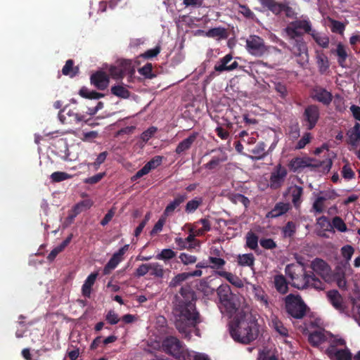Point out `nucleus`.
<instances>
[{
  "mask_svg": "<svg viewBox=\"0 0 360 360\" xmlns=\"http://www.w3.org/2000/svg\"><path fill=\"white\" fill-rule=\"evenodd\" d=\"M311 267L314 274H317L326 281L329 280L330 267L324 260L319 258H316L312 261Z\"/></svg>",
  "mask_w": 360,
  "mask_h": 360,
  "instance_id": "f8f14e48",
  "label": "nucleus"
},
{
  "mask_svg": "<svg viewBox=\"0 0 360 360\" xmlns=\"http://www.w3.org/2000/svg\"><path fill=\"white\" fill-rule=\"evenodd\" d=\"M215 275L224 278L231 284L237 288H243L244 285L242 280L238 276L231 272L226 271H217L215 272Z\"/></svg>",
  "mask_w": 360,
  "mask_h": 360,
  "instance_id": "5701e85b",
  "label": "nucleus"
},
{
  "mask_svg": "<svg viewBox=\"0 0 360 360\" xmlns=\"http://www.w3.org/2000/svg\"><path fill=\"white\" fill-rule=\"evenodd\" d=\"M162 347L165 353L174 356L178 360H184L188 350L185 348L181 341L174 336L165 338L162 341Z\"/></svg>",
  "mask_w": 360,
  "mask_h": 360,
  "instance_id": "423d86ee",
  "label": "nucleus"
},
{
  "mask_svg": "<svg viewBox=\"0 0 360 360\" xmlns=\"http://www.w3.org/2000/svg\"><path fill=\"white\" fill-rule=\"evenodd\" d=\"M311 134L309 132L304 133L297 143L295 149L300 150L304 148L311 141Z\"/></svg>",
  "mask_w": 360,
  "mask_h": 360,
  "instance_id": "4d7b16f0",
  "label": "nucleus"
},
{
  "mask_svg": "<svg viewBox=\"0 0 360 360\" xmlns=\"http://www.w3.org/2000/svg\"><path fill=\"white\" fill-rule=\"evenodd\" d=\"M231 200L235 202H240L242 203L245 207H248L250 205V200L249 199L245 197L243 194L240 193H235L232 195Z\"/></svg>",
  "mask_w": 360,
  "mask_h": 360,
  "instance_id": "0e129e2a",
  "label": "nucleus"
},
{
  "mask_svg": "<svg viewBox=\"0 0 360 360\" xmlns=\"http://www.w3.org/2000/svg\"><path fill=\"white\" fill-rule=\"evenodd\" d=\"M320 119V108L316 104L306 106L301 116L302 126L307 130H312Z\"/></svg>",
  "mask_w": 360,
  "mask_h": 360,
  "instance_id": "0eeeda50",
  "label": "nucleus"
},
{
  "mask_svg": "<svg viewBox=\"0 0 360 360\" xmlns=\"http://www.w3.org/2000/svg\"><path fill=\"white\" fill-rule=\"evenodd\" d=\"M308 340L312 346L317 347L326 340V336L323 332L316 330L309 334Z\"/></svg>",
  "mask_w": 360,
  "mask_h": 360,
  "instance_id": "72a5a7b5",
  "label": "nucleus"
},
{
  "mask_svg": "<svg viewBox=\"0 0 360 360\" xmlns=\"http://www.w3.org/2000/svg\"><path fill=\"white\" fill-rule=\"evenodd\" d=\"M72 176L70 174L64 172H55L51 175V179L53 182H60L69 179Z\"/></svg>",
  "mask_w": 360,
  "mask_h": 360,
  "instance_id": "6e6d98bb",
  "label": "nucleus"
},
{
  "mask_svg": "<svg viewBox=\"0 0 360 360\" xmlns=\"http://www.w3.org/2000/svg\"><path fill=\"white\" fill-rule=\"evenodd\" d=\"M296 232V225L295 222L290 221L283 227L282 233L285 238H291Z\"/></svg>",
  "mask_w": 360,
  "mask_h": 360,
  "instance_id": "09e8293b",
  "label": "nucleus"
},
{
  "mask_svg": "<svg viewBox=\"0 0 360 360\" xmlns=\"http://www.w3.org/2000/svg\"><path fill=\"white\" fill-rule=\"evenodd\" d=\"M189 278L188 272L181 273L175 276L170 282V285L176 287L180 285L183 281Z\"/></svg>",
  "mask_w": 360,
  "mask_h": 360,
  "instance_id": "13d9d810",
  "label": "nucleus"
},
{
  "mask_svg": "<svg viewBox=\"0 0 360 360\" xmlns=\"http://www.w3.org/2000/svg\"><path fill=\"white\" fill-rule=\"evenodd\" d=\"M290 209L288 203L280 202L275 205L274 207L267 214L268 217L276 218L285 214Z\"/></svg>",
  "mask_w": 360,
  "mask_h": 360,
  "instance_id": "7c9ffc66",
  "label": "nucleus"
},
{
  "mask_svg": "<svg viewBox=\"0 0 360 360\" xmlns=\"http://www.w3.org/2000/svg\"><path fill=\"white\" fill-rule=\"evenodd\" d=\"M289 191L292 197V202L295 208L300 207L302 199V196L304 193V189L302 186L294 185L289 188Z\"/></svg>",
  "mask_w": 360,
  "mask_h": 360,
  "instance_id": "b1692460",
  "label": "nucleus"
},
{
  "mask_svg": "<svg viewBox=\"0 0 360 360\" xmlns=\"http://www.w3.org/2000/svg\"><path fill=\"white\" fill-rule=\"evenodd\" d=\"M129 245H124L120 248L117 252H115L108 263L105 265L103 274V275H108L114 270L117 265L123 260L124 255L128 251Z\"/></svg>",
  "mask_w": 360,
  "mask_h": 360,
  "instance_id": "1a4fd4ad",
  "label": "nucleus"
},
{
  "mask_svg": "<svg viewBox=\"0 0 360 360\" xmlns=\"http://www.w3.org/2000/svg\"><path fill=\"white\" fill-rule=\"evenodd\" d=\"M184 360H210L207 355L202 353H197L193 351H189L186 354Z\"/></svg>",
  "mask_w": 360,
  "mask_h": 360,
  "instance_id": "864d4df0",
  "label": "nucleus"
},
{
  "mask_svg": "<svg viewBox=\"0 0 360 360\" xmlns=\"http://www.w3.org/2000/svg\"><path fill=\"white\" fill-rule=\"evenodd\" d=\"M79 72L78 67H74V61L69 59L66 61L65 65L62 69V72L64 75H68L70 77L75 76Z\"/></svg>",
  "mask_w": 360,
  "mask_h": 360,
  "instance_id": "79ce46f5",
  "label": "nucleus"
},
{
  "mask_svg": "<svg viewBox=\"0 0 360 360\" xmlns=\"http://www.w3.org/2000/svg\"><path fill=\"white\" fill-rule=\"evenodd\" d=\"M179 259L181 262L185 265L194 264L197 261V257L195 256L188 255L185 252L180 254Z\"/></svg>",
  "mask_w": 360,
  "mask_h": 360,
  "instance_id": "338daca9",
  "label": "nucleus"
},
{
  "mask_svg": "<svg viewBox=\"0 0 360 360\" xmlns=\"http://www.w3.org/2000/svg\"><path fill=\"white\" fill-rule=\"evenodd\" d=\"M58 117L60 121L63 124L75 122L78 123L81 121L84 120V116L75 112L74 110H71L68 106L64 107L58 113Z\"/></svg>",
  "mask_w": 360,
  "mask_h": 360,
  "instance_id": "ddd939ff",
  "label": "nucleus"
},
{
  "mask_svg": "<svg viewBox=\"0 0 360 360\" xmlns=\"http://www.w3.org/2000/svg\"><path fill=\"white\" fill-rule=\"evenodd\" d=\"M255 258L252 253L239 255L237 257V263L241 266L252 267Z\"/></svg>",
  "mask_w": 360,
  "mask_h": 360,
  "instance_id": "c9c22d12",
  "label": "nucleus"
},
{
  "mask_svg": "<svg viewBox=\"0 0 360 360\" xmlns=\"http://www.w3.org/2000/svg\"><path fill=\"white\" fill-rule=\"evenodd\" d=\"M288 174L287 169L281 164L278 165L270 176V188L278 189L283 185L285 179Z\"/></svg>",
  "mask_w": 360,
  "mask_h": 360,
  "instance_id": "9d476101",
  "label": "nucleus"
},
{
  "mask_svg": "<svg viewBox=\"0 0 360 360\" xmlns=\"http://www.w3.org/2000/svg\"><path fill=\"white\" fill-rule=\"evenodd\" d=\"M274 283L276 290L282 294H286L289 290L285 276L282 274L276 275L274 278Z\"/></svg>",
  "mask_w": 360,
  "mask_h": 360,
  "instance_id": "2f4dec72",
  "label": "nucleus"
},
{
  "mask_svg": "<svg viewBox=\"0 0 360 360\" xmlns=\"http://www.w3.org/2000/svg\"><path fill=\"white\" fill-rule=\"evenodd\" d=\"M257 360H278V358L269 351H262L259 353Z\"/></svg>",
  "mask_w": 360,
  "mask_h": 360,
  "instance_id": "774afa93",
  "label": "nucleus"
},
{
  "mask_svg": "<svg viewBox=\"0 0 360 360\" xmlns=\"http://www.w3.org/2000/svg\"><path fill=\"white\" fill-rule=\"evenodd\" d=\"M97 276L98 273H91L90 275L88 276V277L85 280L82 287V292L83 296H84L85 297H90L91 288L97 278Z\"/></svg>",
  "mask_w": 360,
  "mask_h": 360,
  "instance_id": "c756f323",
  "label": "nucleus"
},
{
  "mask_svg": "<svg viewBox=\"0 0 360 360\" xmlns=\"http://www.w3.org/2000/svg\"><path fill=\"white\" fill-rule=\"evenodd\" d=\"M326 353L331 360H352V353L347 348L338 349L335 345H329Z\"/></svg>",
  "mask_w": 360,
  "mask_h": 360,
  "instance_id": "9b49d317",
  "label": "nucleus"
},
{
  "mask_svg": "<svg viewBox=\"0 0 360 360\" xmlns=\"http://www.w3.org/2000/svg\"><path fill=\"white\" fill-rule=\"evenodd\" d=\"M316 43L322 48H328L329 45V38L326 35H321L316 30H314L310 33Z\"/></svg>",
  "mask_w": 360,
  "mask_h": 360,
  "instance_id": "ea45409f",
  "label": "nucleus"
},
{
  "mask_svg": "<svg viewBox=\"0 0 360 360\" xmlns=\"http://www.w3.org/2000/svg\"><path fill=\"white\" fill-rule=\"evenodd\" d=\"M72 237V233H70L59 245L54 248L47 256V259L49 262H53L57 255L63 252L64 249L70 244Z\"/></svg>",
  "mask_w": 360,
  "mask_h": 360,
  "instance_id": "c85d7f7f",
  "label": "nucleus"
},
{
  "mask_svg": "<svg viewBox=\"0 0 360 360\" xmlns=\"http://www.w3.org/2000/svg\"><path fill=\"white\" fill-rule=\"evenodd\" d=\"M149 272L151 276L162 278L164 275L162 266L157 262L149 264Z\"/></svg>",
  "mask_w": 360,
  "mask_h": 360,
  "instance_id": "8fccbe9b",
  "label": "nucleus"
},
{
  "mask_svg": "<svg viewBox=\"0 0 360 360\" xmlns=\"http://www.w3.org/2000/svg\"><path fill=\"white\" fill-rule=\"evenodd\" d=\"M79 95L85 98H89V99H99L100 98H102L104 96L103 94L98 93L96 91H89L86 87H82L79 90Z\"/></svg>",
  "mask_w": 360,
  "mask_h": 360,
  "instance_id": "a18cd8bd",
  "label": "nucleus"
},
{
  "mask_svg": "<svg viewBox=\"0 0 360 360\" xmlns=\"http://www.w3.org/2000/svg\"><path fill=\"white\" fill-rule=\"evenodd\" d=\"M166 217H165L163 214L162 216L158 219L150 231L151 236H154L162 230L163 226L166 222Z\"/></svg>",
  "mask_w": 360,
  "mask_h": 360,
  "instance_id": "680f3d73",
  "label": "nucleus"
},
{
  "mask_svg": "<svg viewBox=\"0 0 360 360\" xmlns=\"http://www.w3.org/2000/svg\"><path fill=\"white\" fill-rule=\"evenodd\" d=\"M91 83L98 89H105L109 84V77L108 75L102 71H98L91 76Z\"/></svg>",
  "mask_w": 360,
  "mask_h": 360,
  "instance_id": "a211bd4d",
  "label": "nucleus"
},
{
  "mask_svg": "<svg viewBox=\"0 0 360 360\" xmlns=\"http://www.w3.org/2000/svg\"><path fill=\"white\" fill-rule=\"evenodd\" d=\"M217 294L219 301L226 298L232 297L235 295L231 292V288L228 284H221L217 289Z\"/></svg>",
  "mask_w": 360,
  "mask_h": 360,
  "instance_id": "e433bc0d",
  "label": "nucleus"
},
{
  "mask_svg": "<svg viewBox=\"0 0 360 360\" xmlns=\"http://www.w3.org/2000/svg\"><path fill=\"white\" fill-rule=\"evenodd\" d=\"M327 297L331 304L340 311L344 310L342 302V297L339 292L336 290H329L327 293Z\"/></svg>",
  "mask_w": 360,
  "mask_h": 360,
  "instance_id": "393cba45",
  "label": "nucleus"
},
{
  "mask_svg": "<svg viewBox=\"0 0 360 360\" xmlns=\"http://www.w3.org/2000/svg\"><path fill=\"white\" fill-rule=\"evenodd\" d=\"M111 94L121 98H128L130 91L123 85H115L110 89Z\"/></svg>",
  "mask_w": 360,
  "mask_h": 360,
  "instance_id": "4c0bfd02",
  "label": "nucleus"
},
{
  "mask_svg": "<svg viewBox=\"0 0 360 360\" xmlns=\"http://www.w3.org/2000/svg\"><path fill=\"white\" fill-rule=\"evenodd\" d=\"M246 49L250 54L255 56H262L267 51L264 39L257 35H250L247 39Z\"/></svg>",
  "mask_w": 360,
  "mask_h": 360,
  "instance_id": "6e6552de",
  "label": "nucleus"
},
{
  "mask_svg": "<svg viewBox=\"0 0 360 360\" xmlns=\"http://www.w3.org/2000/svg\"><path fill=\"white\" fill-rule=\"evenodd\" d=\"M326 198L323 196H319L313 203V209L316 213L321 214L323 212V204Z\"/></svg>",
  "mask_w": 360,
  "mask_h": 360,
  "instance_id": "bf43d9fd",
  "label": "nucleus"
},
{
  "mask_svg": "<svg viewBox=\"0 0 360 360\" xmlns=\"http://www.w3.org/2000/svg\"><path fill=\"white\" fill-rule=\"evenodd\" d=\"M196 295L188 285L181 288L179 296L174 308V324L180 333L189 335L192 328L201 322L199 312L196 309Z\"/></svg>",
  "mask_w": 360,
  "mask_h": 360,
  "instance_id": "f257e3e1",
  "label": "nucleus"
},
{
  "mask_svg": "<svg viewBox=\"0 0 360 360\" xmlns=\"http://www.w3.org/2000/svg\"><path fill=\"white\" fill-rule=\"evenodd\" d=\"M162 159H163L162 156L156 155V156L153 157L150 161H148L146 164V166L148 167V170H150V172L152 169H155V168H157L158 166H160L162 164Z\"/></svg>",
  "mask_w": 360,
  "mask_h": 360,
  "instance_id": "052dcab7",
  "label": "nucleus"
},
{
  "mask_svg": "<svg viewBox=\"0 0 360 360\" xmlns=\"http://www.w3.org/2000/svg\"><path fill=\"white\" fill-rule=\"evenodd\" d=\"M153 65L151 63H146L143 67L139 69V72L146 78L151 79L154 77L152 73Z\"/></svg>",
  "mask_w": 360,
  "mask_h": 360,
  "instance_id": "69168bd1",
  "label": "nucleus"
},
{
  "mask_svg": "<svg viewBox=\"0 0 360 360\" xmlns=\"http://www.w3.org/2000/svg\"><path fill=\"white\" fill-rule=\"evenodd\" d=\"M283 301L287 313L294 319H301L306 315L308 307L300 295L290 293Z\"/></svg>",
  "mask_w": 360,
  "mask_h": 360,
  "instance_id": "39448f33",
  "label": "nucleus"
},
{
  "mask_svg": "<svg viewBox=\"0 0 360 360\" xmlns=\"http://www.w3.org/2000/svg\"><path fill=\"white\" fill-rule=\"evenodd\" d=\"M245 245L247 248L252 250H256L258 248L259 238L255 233L251 231L248 232L245 236Z\"/></svg>",
  "mask_w": 360,
  "mask_h": 360,
  "instance_id": "a19ab883",
  "label": "nucleus"
},
{
  "mask_svg": "<svg viewBox=\"0 0 360 360\" xmlns=\"http://www.w3.org/2000/svg\"><path fill=\"white\" fill-rule=\"evenodd\" d=\"M280 45L291 52L300 66L303 67L309 63L308 46L303 38L289 39V44L282 41Z\"/></svg>",
  "mask_w": 360,
  "mask_h": 360,
  "instance_id": "7ed1b4c3",
  "label": "nucleus"
},
{
  "mask_svg": "<svg viewBox=\"0 0 360 360\" xmlns=\"http://www.w3.org/2000/svg\"><path fill=\"white\" fill-rule=\"evenodd\" d=\"M348 139L347 144L350 145L352 149L358 148V142L360 141V124L356 122L354 126L347 132Z\"/></svg>",
  "mask_w": 360,
  "mask_h": 360,
  "instance_id": "aec40b11",
  "label": "nucleus"
},
{
  "mask_svg": "<svg viewBox=\"0 0 360 360\" xmlns=\"http://www.w3.org/2000/svg\"><path fill=\"white\" fill-rule=\"evenodd\" d=\"M198 135V134L197 132H194L192 134H191L188 137L184 139L178 144V146L176 148L175 152L177 154L180 155L184 152L186 151L187 150H188L191 147L194 141L196 140Z\"/></svg>",
  "mask_w": 360,
  "mask_h": 360,
  "instance_id": "bb28decb",
  "label": "nucleus"
},
{
  "mask_svg": "<svg viewBox=\"0 0 360 360\" xmlns=\"http://www.w3.org/2000/svg\"><path fill=\"white\" fill-rule=\"evenodd\" d=\"M274 89L276 91V93L279 95V96L283 99H285L288 95V91L286 85L281 82H276L274 83Z\"/></svg>",
  "mask_w": 360,
  "mask_h": 360,
  "instance_id": "3c124183",
  "label": "nucleus"
},
{
  "mask_svg": "<svg viewBox=\"0 0 360 360\" xmlns=\"http://www.w3.org/2000/svg\"><path fill=\"white\" fill-rule=\"evenodd\" d=\"M117 65L124 76L126 75L132 76L135 72L134 67L130 60H122Z\"/></svg>",
  "mask_w": 360,
  "mask_h": 360,
  "instance_id": "58836bf2",
  "label": "nucleus"
},
{
  "mask_svg": "<svg viewBox=\"0 0 360 360\" xmlns=\"http://www.w3.org/2000/svg\"><path fill=\"white\" fill-rule=\"evenodd\" d=\"M309 287H312L316 290H323L325 288V283L316 278L314 272H310L309 276Z\"/></svg>",
  "mask_w": 360,
  "mask_h": 360,
  "instance_id": "49530a36",
  "label": "nucleus"
},
{
  "mask_svg": "<svg viewBox=\"0 0 360 360\" xmlns=\"http://www.w3.org/2000/svg\"><path fill=\"white\" fill-rule=\"evenodd\" d=\"M209 38H213L217 40L226 39L229 37V32L224 27H218L208 30L205 34Z\"/></svg>",
  "mask_w": 360,
  "mask_h": 360,
  "instance_id": "a878e982",
  "label": "nucleus"
},
{
  "mask_svg": "<svg viewBox=\"0 0 360 360\" xmlns=\"http://www.w3.org/2000/svg\"><path fill=\"white\" fill-rule=\"evenodd\" d=\"M332 228H335L340 232H346L347 231L346 224L343 219L338 216L333 217L332 220Z\"/></svg>",
  "mask_w": 360,
  "mask_h": 360,
  "instance_id": "603ef678",
  "label": "nucleus"
},
{
  "mask_svg": "<svg viewBox=\"0 0 360 360\" xmlns=\"http://www.w3.org/2000/svg\"><path fill=\"white\" fill-rule=\"evenodd\" d=\"M208 262L210 263L209 267L212 269L217 271H222L221 269L226 264V261L220 257H209Z\"/></svg>",
  "mask_w": 360,
  "mask_h": 360,
  "instance_id": "c03bdc74",
  "label": "nucleus"
},
{
  "mask_svg": "<svg viewBox=\"0 0 360 360\" xmlns=\"http://www.w3.org/2000/svg\"><path fill=\"white\" fill-rule=\"evenodd\" d=\"M285 272L292 281V285L299 290L306 289L309 287V276L303 265L300 264H290L286 266Z\"/></svg>",
  "mask_w": 360,
  "mask_h": 360,
  "instance_id": "20e7f679",
  "label": "nucleus"
},
{
  "mask_svg": "<svg viewBox=\"0 0 360 360\" xmlns=\"http://www.w3.org/2000/svg\"><path fill=\"white\" fill-rule=\"evenodd\" d=\"M264 7L267 8L274 14L278 15L282 13L283 4L278 3L275 0H259Z\"/></svg>",
  "mask_w": 360,
  "mask_h": 360,
  "instance_id": "473e14b6",
  "label": "nucleus"
},
{
  "mask_svg": "<svg viewBox=\"0 0 360 360\" xmlns=\"http://www.w3.org/2000/svg\"><path fill=\"white\" fill-rule=\"evenodd\" d=\"M203 204V198L197 196L188 201L185 206V212L187 214L194 213Z\"/></svg>",
  "mask_w": 360,
  "mask_h": 360,
  "instance_id": "f704fd0d",
  "label": "nucleus"
},
{
  "mask_svg": "<svg viewBox=\"0 0 360 360\" xmlns=\"http://www.w3.org/2000/svg\"><path fill=\"white\" fill-rule=\"evenodd\" d=\"M229 331L236 342L247 345L257 338L259 325L255 315L250 311H241L231 321Z\"/></svg>",
  "mask_w": 360,
  "mask_h": 360,
  "instance_id": "f03ea898",
  "label": "nucleus"
},
{
  "mask_svg": "<svg viewBox=\"0 0 360 360\" xmlns=\"http://www.w3.org/2000/svg\"><path fill=\"white\" fill-rule=\"evenodd\" d=\"M314 160L310 158H295L290 162V167L294 172L305 167H317L318 164H312Z\"/></svg>",
  "mask_w": 360,
  "mask_h": 360,
  "instance_id": "6ab92c4d",
  "label": "nucleus"
},
{
  "mask_svg": "<svg viewBox=\"0 0 360 360\" xmlns=\"http://www.w3.org/2000/svg\"><path fill=\"white\" fill-rule=\"evenodd\" d=\"M219 302L221 304L220 309L223 314H226L231 316L238 309L239 302L236 295L233 296L231 298H226Z\"/></svg>",
  "mask_w": 360,
  "mask_h": 360,
  "instance_id": "dca6fc26",
  "label": "nucleus"
},
{
  "mask_svg": "<svg viewBox=\"0 0 360 360\" xmlns=\"http://www.w3.org/2000/svg\"><path fill=\"white\" fill-rule=\"evenodd\" d=\"M317 224L324 231H330L332 229V224L328 217L321 216L317 219Z\"/></svg>",
  "mask_w": 360,
  "mask_h": 360,
  "instance_id": "e2e57ef3",
  "label": "nucleus"
},
{
  "mask_svg": "<svg viewBox=\"0 0 360 360\" xmlns=\"http://www.w3.org/2000/svg\"><path fill=\"white\" fill-rule=\"evenodd\" d=\"M226 160V154L220 150L218 155L213 156L207 163L203 165V167L209 170L217 169L220 167L221 164Z\"/></svg>",
  "mask_w": 360,
  "mask_h": 360,
  "instance_id": "4be33fe9",
  "label": "nucleus"
},
{
  "mask_svg": "<svg viewBox=\"0 0 360 360\" xmlns=\"http://www.w3.org/2000/svg\"><path fill=\"white\" fill-rule=\"evenodd\" d=\"M335 53L338 56V63L339 65L345 68L346 66L345 63L348 55L345 46L342 44L340 43L338 44Z\"/></svg>",
  "mask_w": 360,
  "mask_h": 360,
  "instance_id": "37998d69",
  "label": "nucleus"
},
{
  "mask_svg": "<svg viewBox=\"0 0 360 360\" xmlns=\"http://www.w3.org/2000/svg\"><path fill=\"white\" fill-rule=\"evenodd\" d=\"M266 144L264 142H259L256 146L251 150V153L254 155H250L249 158L252 160H259L264 159L269 153V150L266 151Z\"/></svg>",
  "mask_w": 360,
  "mask_h": 360,
  "instance_id": "cd10ccee",
  "label": "nucleus"
},
{
  "mask_svg": "<svg viewBox=\"0 0 360 360\" xmlns=\"http://www.w3.org/2000/svg\"><path fill=\"white\" fill-rule=\"evenodd\" d=\"M176 252L172 249H163L160 253L156 255V259L160 260H169L175 257Z\"/></svg>",
  "mask_w": 360,
  "mask_h": 360,
  "instance_id": "5fc2aeb1",
  "label": "nucleus"
},
{
  "mask_svg": "<svg viewBox=\"0 0 360 360\" xmlns=\"http://www.w3.org/2000/svg\"><path fill=\"white\" fill-rule=\"evenodd\" d=\"M287 134L289 137V139L292 141L297 139L300 136V129L299 124L297 122L290 124L288 127V132Z\"/></svg>",
  "mask_w": 360,
  "mask_h": 360,
  "instance_id": "de8ad7c7",
  "label": "nucleus"
},
{
  "mask_svg": "<svg viewBox=\"0 0 360 360\" xmlns=\"http://www.w3.org/2000/svg\"><path fill=\"white\" fill-rule=\"evenodd\" d=\"M232 59L233 56L231 54H226L214 65V70L218 72H222L224 71H232L236 69L238 67L237 61L234 60L229 64Z\"/></svg>",
  "mask_w": 360,
  "mask_h": 360,
  "instance_id": "f3484780",
  "label": "nucleus"
},
{
  "mask_svg": "<svg viewBox=\"0 0 360 360\" xmlns=\"http://www.w3.org/2000/svg\"><path fill=\"white\" fill-rule=\"evenodd\" d=\"M311 97L313 100L321 103L324 105H330L333 100L332 94L321 86H316L313 89Z\"/></svg>",
  "mask_w": 360,
  "mask_h": 360,
  "instance_id": "2eb2a0df",
  "label": "nucleus"
},
{
  "mask_svg": "<svg viewBox=\"0 0 360 360\" xmlns=\"http://www.w3.org/2000/svg\"><path fill=\"white\" fill-rule=\"evenodd\" d=\"M295 30H300L304 32V33L309 34L314 31L311 28V24L309 20H295L294 22H290L285 28V33H289L290 34H297Z\"/></svg>",
  "mask_w": 360,
  "mask_h": 360,
  "instance_id": "4468645a",
  "label": "nucleus"
},
{
  "mask_svg": "<svg viewBox=\"0 0 360 360\" xmlns=\"http://www.w3.org/2000/svg\"><path fill=\"white\" fill-rule=\"evenodd\" d=\"M187 199V195L184 194H176L172 201H171L165 207L164 210V216L168 217L171 215L174 210L182 204Z\"/></svg>",
  "mask_w": 360,
  "mask_h": 360,
  "instance_id": "412c9836",
  "label": "nucleus"
}]
</instances>
